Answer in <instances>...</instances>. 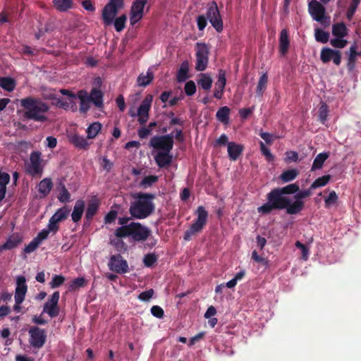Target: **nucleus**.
<instances>
[{"label":"nucleus","mask_w":361,"mask_h":361,"mask_svg":"<svg viewBox=\"0 0 361 361\" xmlns=\"http://www.w3.org/2000/svg\"><path fill=\"white\" fill-rule=\"evenodd\" d=\"M133 200L130 202L129 213L132 218L145 219L150 216L155 211L154 200L156 195L149 192H139L132 195Z\"/></svg>","instance_id":"1"},{"label":"nucleus","mask_w":361,"mask_h":361,"mask_svg":"<svg viewBox=\"0 0 361 361\" xmlns=\"http://www.w3.org/2000/svg\"><path fill=\"white\" fill-rule=\"evenodd\" d=\"M20 105L25 109L23 116L25 118L39 123L49 121L47 113L50 106L41 99L27 97L20 99Z\"/></svg>","instance_id":"2"},{"label":"nucleus","mask_w":361,"mask_h":361,"mask_svg":"<svg viewBox=\"0 0 361 361\" xmlns=\"http://www.w3.org/2000/svg\"><path fill=\"white\" fill-rule=\"evenodd\" d=\"M267 202L257 207V212L262 215L270 214L274 210L286 209L288 214L291 207L292 200L281 193L279 188H274L266 195Z\"/></svg>","instance_id":"3"},{"label":"nucleus","mask_w":361,"mask_h":361,"mask_svg":"<svg viewBox=\"0 0 361 361\" xmlns=\"http://www.w3.org/2000/svg\"><path fill=\"white\" fill-rule=\"evenodd\" d=\"M206 16L207 18L203 15L197 17V23L198 29L200 30H203L207 26V20H209V23L216 31L221 32L224 28L223 20L217 4L215 1H212V3L208 6Z\"/></svg>","instance_id":"4"},{"label":"nucleus","mask_w":361,"mask_h":361,"mask_svg":"<svg viewBox=\"0 0 361 361\" xmlns=\"http://www.w3.org/2000/svg\"><path fill=\"white\" fill-rule=\"evenodd\" d=\"M197 218L190 228L184 233L183 239L189 241L192 236L200 233L207 224L208 212L203 206H199L195 212Z\"/></svg>","instance_id":"5"},{"label":"nucleus","mask_w":361,"mask_h":361,"mask_svg":"<svg viewBox=\"0 0 361 361\" xmlns=\"http://www.w3.org/2000/svg\"><path fill=\"white\" fill-rule=\"evenodd\" d=\"M173 134L170 133L165 135H155L151 137L149 146L159 152H171L173 147Z\"/></svg>","instance_id":"6"},{"label":"nucleus","mask_w":361,"mask_h":361,"mask_svg":"<svg viewBox=\"0 0 361 361\" xmlns=\"http://www.w3.org/2000/svg\"><path fill=\"white\" fill-rule=\"evenodd\" d=\"M195 69L197 71H203L208 65L209 49L205 43L197 42L195 45Z\"/></svg>","instance_id":"7"},{"label":"nucleus","mask_w":361,"mask_h":361,"mask_svg":"<svg viewBox=\"0 0 361 361\" xmlns=\"http://www.w3.org/2000/svg\"><path fill=\"white\" fill-rule=\"evenodd\" d=\"M42 153L39 151H33L30 156V163L25 165V171L32 177L41 176L43 172Z\"/></svg>","instance_id":"8"},{"label":"nucleus","mask_w":361,"mask_h":361,"mask_svg":"<svg viewBox=\"0 0 361 361\" xmlns=\"http://www.w3.org/2000/svg\"><path fill=\"white\" fill-rule=\"evenodd\" d=\"M152 99V95L147 94L142 100L140 106L138 107L137 114H135L131 110H130L129 111V114L130 116H138L137 121L142 126L145 125L149 119V111L151 108Z\"/></svg>","instance_id":"9"},{"label":"nucleus","mask_w":361,"mask_h":361,"mask_svg":"<svg viewBox=\"0 0 361 361\" xmlns=\"http://www.w3.org/2000/svg\"><path fill=\"white\" fill-rule=\"evenodd\" d=\"M28 333L30 344L35 348H42L47 341L46 331L37 326H32L29 329Z\"/></svg>","instance_id":"10"},{"label":"nucleus","mask_w":361,"mask_h":361,"mask_svg":"<svg viewBox=\"0 0 361 361\" xmlns=\"http://www.w3.org/2000/svg\"><path fill=\"white\" fill-rule=\"evenodd\" d=\"M310 188L305 190H299L294 195L295 201L292 202L291 207L288 209L290 215L299 214L305 207V203L302 199L308 197L312 195V190Z\"/></svg>","instance_id":"11"},{"label":"nucleus","mask_w":361,"mask_h":361,"mask_svg":"<svg viewBox=\"0 0 361 361\" xmlns=\"http://www.w3.org/2000/svg\"><path fill=\"white\" fill-rule=\"evenodd\" d=\"M70 212L71 209L67 206L57 209L49 220L48 227H49V229L54 231V233H56L59 229L58 224L66 220L68 217Z\"/></svg>","instance_id":"12"},{"label":"nucleus","mask_w":361,"mask_h":361,"mask_svg":"<svg viewBox=\"0 0 361 361\" xmlns=\"http://www.w3.org/2000/svg\"><path fill=\"white\" fill-rule=\"evenodd\" d=\"M148 0H134L130 11V22L132 25L138 23L143 17L144 8Z\"/></svg>","instance_id":"13"},{"label":"nucleus","mask_w":361,"mask_h":361,"mask_svg":"<svg viewBox=\"0 0 361 361\" xmlns=\"http://www.w3.org/2000/svg\"><path fill=\"white\" fill-rule=\"evenodd\" d=\"M59 298V292L55 291L44 305L43 312L47 313L51 318L57 317L59 314L60 310L58 305Z\"/></svg>","instance_id":"14"},{"label":"nucleus","mask_w":361,"mask_h":361,"mask_svg":"<svg viewBox=\"0 0 361 361\" xmlns=\"http://www.w3.org/2000/svg\"><path fill=\"white\" fill-rule=\"evenodd\" d=\"M320 59L324 63L333 61L336 66H340L341 63V52L329 47H323L320 53Z\"/></svg>","instance_id":"15"},{"label":"nucleus","mask_w":361,"mask_h":361,"mask_svg":"<svg viewBox=\"0 0 361 361\" xmlns=\"http://www.w3.org/2000/svg\"><path fill=\"white\" fill-rule=\"evenodd\" d=\"M109 269L118 273L126 274L128 271L127 261L120 254L112 255L109 262Z\"/></svg>","instance_id":"16"},{"label":"nucleus","mask_w":361,"mask_h":361,"mask_svg":"<svg viewBox=\"0 0 361 361\" xmlns=\"http://www.w3.org/2000/svg\"><path fill=\"white\" fill-rule=\"evenodd\" d=\"M151 231L139 222L131 223L130 237L135 241H145L150 235Z\"/></svg>","instance_id":"17"},{"label":"nucleus","mask_w":361,"mask_h":361,"mask_svg":"<svg viewBox=\"0 0 361 361\" xmlns=\"http://www.w3.org/2000/svg\"><path fill=\"white\" fill-rule=\"evenodd\" d=\"M308 11L312 18L322 24H324L326 9L324 6L317 0H312L308 4Z\"/></svg>","instance_id":"18"},{"label":"nucleus","mask_w":361,"mask_h":361,"mask_svg":"<svg viewBox=\"0 0 361 361\" xmlns=\"http://www.w3.org/2000/svg\"><path fill=\"white\" fill-rule=\"evenodd\" d=\"M17 286L15 291V302L16 303H22L25 300V296L27 290L26 285V279L25 276H20L17 278Z\"/></svg>","instance_id":"19"},{"label":"nucleus","mask_w":361,"mask_h":361,"mask_svg":"<svg viewBox=\"0 0 361 361\" xmlns=\"http://www.w3.org/2000/svg\"><path fill=\"white\" fill-rule=\"evenodd\" d=\"M120 9V8L115 6V5L106 4L102 10V19L104 23L106 25L112 24Z\"/></svg>","instance_id":"20"},{"label":"nucleus","mask_w":361,"mask_h":361,"mask_svg":"<svg viewBox=\"0 0 361 361\" xmlns=\"http://www.w3.org/2000/svg\"><path fill=\"white\" fill-rule=\"evenodd\" d=\"M226 84V71L223 69L219 71L218 80L215 83L214 97L217 99L223 97L225 86Z\"/></svg>","instance_id":"21"},{"label":"nucleus","mask_w":361,"mask_h":361,"mask_svg":"<svg viewBox=\"0 0 361 361\" xmlns=\"http://www.w3.org/2000/svg\"><path fill=\"white\" fill-rule=\"evenodd\" d=\"M171 152H159L154 157L156 164L159 168H166L172 162V155Z\"/></svg>","instance_id":"22"},{"label":"nucleus","mask_w":361,"mask_h":361,"mask_svg":"<svg viewBox=\"0 0 361 361\" xmlns=\"http://www.w3.org/2000/svg\"><path fill=\"white\" fill-rule=\"evenodd\" d=\"M99 201L96 197L89 201L85 213V219L90 222L97 214L99 207Z\"/></svg>","instance_id":"23"},{"label":"nucleus","mask_w":361,"mask_h":361,"mask_svg":"<svg viewBox=\"0 0 361 361\" xmlns=\"http://www.w3.org/2000/svg\"><path fill=\"white\" fill-rule=\"evenodd\" d=\"M244 147L242 145L237 144L234 142L228 143V154L230 159L235 161L242 154Z\"/></svg>","instance_id":"24"},{"label":"nucleus","mask_w":361,"mask_h":361,"mask_svg":"<svg viewBox=\"0 0 361 361\" xmlns=\"http://www.w3.org/2000/svg\"><path fill=\"white\" fill-rule=\"evenodd\" d=\"M85 207V204L82 200H78L75 202L73 210L71 213V219L73 222L77 223L81 219Z\"/></svg>","instance_id":"25"},{"label":"nucleus","mask_w":361,"mask_h":361,"mask_svg":"<svg viewBox=\"0 0 361 361\" xmlns=\"http://www.w3.org/2000/svg\"><path fill=\"white\" fill-rule=\"evenodd\" d=\"M103 97V92L99 89L94 87L89 94L90 102H92L96 107L102 108L104 106Z\"/></svg>","instance_id":"26"},{"label":"nucleus","mask_w":361,"mask_h":361,"mask_svg":"<svg viewBox=\"0 0 361 361\" xmlns=\"http://www.w3.org/2000/svg\"><path fill=\"white\" fill-rule=\"evenodd\" d=\"M290 40L288 31L286 29L281 30L279 37V51L282 55H285L288 50Z\"/></svg>","instance_id":"27"},{"label":"nucleus","mask_w":361,"mask_h":361,"mask_svg":"<svg viewBox=\"0 0 361 361\" xmlns=\"http://www.w3.org/2000/svg\"><path fill=\"white\" fill-rule=\"evenodd\" d=\"M10 175L8 173L2 172L0 169V202L3 200L6 194V186L10 182Z\"/></svg>","instance_id":"28"},{"label":"nucleus","mask_w":361,"mask_h":361,"mask_svg":"<svg viewBox=\"0 0 361 361\" xmlns=\"http://www.w3.org/2000/svg\"><path fill=\"white\" fill-rule=\"evenodd\" d=\"M53 188V183L49 178L42 179L38 185V191L43 197H47Z\"/></svg>","instance_id":"29"},{"label":"nucleus","mask_w":361,"mask_h":361,"mask_svg":"<svg viewBox=\"0 0 361 361\" xmlns=\"http://www.w3.org/2000/svg\"><path fill=\"white\" fill-rule=\"evenodd\" d=\"M332 35L338 38H343L348 35V28L344 23H336L332 25Z\"/></svg>","instance_id":"30"},{"label":"nucleus","mask_w":361,"mask_h":361,"mask_svg":"<svg viewBox=\"0 0 361 361\" xmlns=\"http://www.w3.org/2000/svg\"><path fill=\"white\" fill-rule=\"evenodd\" d=\"M360 54L357 51L355 45H352L349 49V55L348 57L347 68L348 71H353L355 68L357 56Z\"/></svg>","instance_id":"31"},{"label":"nucleus","mask_w":361,"mask_h":361,"mask_svg":"<svg viewBox=\"0 0 361 361\" xmlns=\"http://www.w3.org/2000/svg\"><path fill=\"white\" fill-rule=\"evenodd\" d=\"M189 63L188 61H184L180 66L178 71L176 78L178 82H182L185 81L188 78Z\"/></svg>","instance_id":"32"},{"label":"nucleus","mask_w":361,"mask_h":361,"mask_svg":"<svg viewBox=\"0 0 361 361\" xmlns=\"http://www.w3.org/2000/svg\"><path fill=\"white\" fill-rule=\"evenodd\" d=\"M22 242L21 238L18 234L10 235L7 240L3 244V247L7 250L16 247Z\"/></svg>","instance_id":"33"},{"label":"nucleus","mask_w":361,"mask_h":361,"mask_svg":"<svg viewBox=\"0 0 361 361\" xmlns=\"http://www.w3.org/2000/svg\"><path fill=\"white\" fill-rule=\"evenodd\" d=\"M53 4L56 10L66 12L73 8V0H53Z\"/></svg>","instance_id":"34"},{"label":"nucleus","mask_w":361,"mask_h":361,"mask_svg":"<svg viewBox=\"0 0 361 361\" xmlns=\"http://www.w3.org/2000/svg\"><path fill=\"white\" fill-rule=\"evenodd\" d=\"M57 189L60 191L58 197L59 200L62 203L69 202L71 199V194L62 181L59 183Z\"/></svg>","instance_id":"35"},{"label":"nucleus","mask_w":361,"mask_h":361,"mask_svg":"<svg viewBox=\"0 0 361 361\" xmlns=\"http://www.w3.org/2000/svg\"><path fill=\"white\" fill-rule=\"evenodd\" d=\"M230 112V109L226 106L219 108L216 114V119L224 124H227L229 121Z\"/></svg>","instance_id":"36"},{"label":"nucleus","mask_w":361,"mask_h":361,"mask_svg":"<svg viewBox=\"0 0 361 361\" xmlns=\"http://www.w3.org/2000/svg\"><path fill=\"white\" fill-rule=\"evenodd\" d=\"M329 153L322 152L317 155L314 159L311 171H315L322 168L324 161L329 158Z\"/></svg>","instance_id":"37"},{"label":"nucleus","mask_w":361,"mask_h":361,"mask_svg":"<svg viewBox=\"0 0 361 361\" xmlns=\"http://www.w3.org/2000/svg\"><path fill=\"white\" fill-rule=\"evenodd\" d=\"M212 79L209 75L201 73L200 78L197 80V85L204 90H209L212 87Z\"/></svg>","instance_id":"38"},{"label":"nucleus","mask_w":361,"mask_h":361,"mask_svg":"<svg viewBox=\"0 0 361 361\" xmlns=\"http://www.w3.org/2000/svg\"><path fill=\"white\" fill-rule=\"evenodd\" d=\"M16 83L13 78L10 77H0V87L8 92H12Z\"/></svg>","instance_id":"39"},{"label":"nucleus","mask_w":361,"mask_h":361,"mask_svg":"<svg viewBox=\"0 0 361 361\" xmlns=\"http://www.w3.org/2000/svg\"><path fill=\"white\" fill-rule=\"evenodd\" d=\"M299 172L297 169H293L284 171L280 175V179L283 183H288L293 180L298 176Z\"/></svg>","instance_id":"40"},{"label":"nucleus","mask_w":361,"mask_h":361,"mask_svg":"<svg viewBox=\"0 0 361 361\" xmlns=\"http://www.w3.org/2000/svg\"><path fill=\"white\" fill-rule=\"evenodd\" d=\"M158 180V176L155 175H149L143 178L140 182L139 186L142 189H147L152 186L153 184Z\"/></svg>","instance_id":"41"},{"label":"nucleus","mask_w":361,"mask_h":361,"mask_svg":"<svg viewBox=\"0 0 361 361\" xmlns=\"http://www.w3.org/2000/svg\"><path fill=\"white\" fill-rule=\"evenodd\" d=\"M102 129V124L99 122H94L89 126L86 132L87 134V138H94Z\"/></svg>","instance_id":"42"},{"label":"nucleus","mask_w":361,"mask_h":361,"mask_svg":"<svg viewBox=\"0 0 361 361\" xmlns=\"http://www.w3.org/2000/svg\"><path fill=\"white\" fill-rule=\"evenodd\" d=\"M267 82H268L267 74V73H264L259 78V80L258 81V84H257V86L256 92H257V94L259 97H262V96L264 90L267 88Z\"/></svg>","instance_id":"43"},{"label":"nucleus","mask_w":361,"mask_h":361,"mask_svg":"<svg viewBox=\"0 0 361 361\" xmlns=\"http://www.w3.org/2000/svg\"><path fill=\"white\" fill-rule=\"evenodd\" d=\"M71 142L78 148L80 149H87L88 147V142L83 136H80L78 135H74L71 137Z\"/></svg>","instance_id":"44"},{"label":"nucleus","mask_w":361,"mask_h":361,"mask_svg":"<svg viewBox=\"0 0 361 361\" xmlns=\"http://www.w3.org/2000/svg\"><path fill=\"white\" fill-rule=\"evenodd\" d=\"M153 78V73L148 70L146 75L140 74L138 76L137 82L139 85L146 87L152 81Z\"/></svg>","instance_id":"45"},{"label":"nucleus","mask_w":361,"mask_h":361,"mask_svg":"<svg viewBox=\"0 0 361 361\" xmlns=\"http://www.w3.org/2000/svg\"><path fill=\"white\" fill-rule=\"evenodd\" d=\"M278 188L279 191L285 196H287L288 195L296 194V192L300 190L299 185L297 183H291L284 187Z\"/></svg>","instance_id":"46"},{"label":"nucleus","mask_w":361,"mask_h":361,"mask_svg":"<svg viewBox=\"0 0 361 361\" xmlns=\"http://www.w3.org/2000/svg\"><path fill=\"white\" fill-rule=\"evenodd\" d=\"M331 178V176L330 175H324L317 178L310 185V189L314 190L317 188L325 186L328 184Z\"/></svg>","instance_id":"47"},{"label":"nucleus","mask_w":361,"mask_h":361,"mask_svg":"<svg viewBox=\"0 0 361 361\" xmlns=\"http://www.w3.org/2000/svg\"><path fill=\"white\" fill-rule=\"evenodd\" d=\"M131 231V223L128 225L121 226L118 227L115 231V235L117 238H126L128 236H130Z\"/></svg>","instance_id":"48"},{"label":"nucleus","mask_w":361,"mask_h":361,"mask_svg":"<svg viewBox=\"0 0 361 361\" xmlns=\"http://www.w3.org/2000/svg\"><path fill=\"white\" fill-rule=\"evenodd\" d=\"M314 37L316 41L324 44L329 40V33L319 28L315 30Z\"/></svg>","instance_id":"49"},{"label":"nucleus","mask_w":361,"mask_h":361,"mask_svg":"<svg viewBox=\"0 0 361 361\" xmlns=\"http://www.w3.org/2000/svg\"><path fill=\"white\" fill-rule=\"evenodd\" d=\"M86 284V280L83 277H78L73 279L70 286L69 290L71 291H74L80 288L84 287Z\"/></svg>","instance_id":"50"},{"label":"nucleus","mask_w":361,"mask_h":361,"mask_svg":"<svg viewBox=\"0 0 361 361\" xmlns=\"http://www.w3.org/2000/svg\"><path fill=\"white\" fill-rule=\"evenodd\" d=\"M328 114L329 106H327L326 104L322 103L319 109V120L322 124H324L326 123Z\"/></svg>","instance_id":"51"},{"label":"nucleus","mask_w":361,"mask_h":361,"mask_svg":"<svg viewBox=\"0 0 361 361\" xmlns=\"http://www.w3.org/2000/svg\"><path fill=\"white\" fill-rule=\"evenodd\" d=\"M126 20L125 14L114 20V27L117 32H121L125 28Z\"/></svg>","instance_id":"52"},{"label":"nucleus","mask_w":361,"mask_h":361,"mask_svg":"<svg viewBox=\"0 0 361 361\" xmlns=\"http://www.w3.org/2000/svg\"><path fill=\"white\" fill-rule=\"evenodd\" d=\"M158 257L154 253H148L145 255L143 263L147 267H152L157 261Z\"/></svg>","instance_id":"53"},{"label":"nucleus","mask_w":361,"mask_h":361,"mask_svg":"<svg viewBox=\"0 0 361 361\" xmlns=\"http://www.w3.org/2000/svg\"><path fill=\"white\" fill-rule=\"evenodd\" d=\"M65 277L62 275H54L52 280L49 283L51 288H56L61 286L65 282Z\"/></svg>","instance_id":"54"},{"label":"nucleus","mask_w":361,"mask_h":361,"mask_svg":"<svg viewBox=\"0 0 361 361\" xmlns=\"http://www.w3.org/2000/svg\"><path fill=\"white\" fill-rule=\"evenodd\" d=\"M330 44L332 47L337 49H343L346 47L348 44V41L343 38L336 37L335 39H331L330 40Z\"/></svg>","instance_id":"55"},{"label":"nucleus","mask_w":361,"mask_h":361,"mask_svg":"<svg viewBox=\"0 0 361 361\" xmlns=\"http://www.w3.org/2000/svg\"><path fill=\"white\" fill-rule=\"evenodd\" d=\"M185 93L188 96H192L196 92V85L194 81L187 82L184 87Z\"/></svg>","instance_id":"56"},{"label":"nucleus","mask_w":361,"mask_h":361,"mask_svg":"<svg viewBox=\"0 0 361 361\" xmlns=\"http://www.w3.org/2000/svg\"><path fill=\"white\" fill-rule=\"evenodd\" d=\"M260 150L268 161H272L274 160V156L271 153L270 149L267 147L262 142H260Z\"/></svg>","instance_id":"57"},{"label":"nucleus","mask_w":361,"mask_h":361,"mask_svg":"<svg viewBox=\"0 0 361 361\" xmlns=\"http://www.w3.org/2000/svg\"><path fill=\"white\" fill-rule=\"evenodd\" d=\"M50 232L54 233V231L50 230L49 227L47 226V228L42 230L34 238L40 244L42 241L46 240L48 238Z\"/></svg>","instance_id":"58"},{"label":"nucleus","mask_w":361,"mask_h":361,"mask_svg":"<svg viewBox=\"0 0 361 361\" xmlns=\"http://www.w3.org/2000/svg\"><path fill=\"white\" fill-rule=\"evenodd\" d=\"M154 293L153 289H149L140 293L137 298L142 301H149L152 298Z\"/></svg>","instance_id":"59"},{"label":"nucleus","mask_w":361,"mask_h":361,"mask_svg":"<svg viewBox=\"0 0 361 361\" xmlns=\"http://www.w3.org/2000/svg\"><path fill=\"white\" fill-rule=\"evenodd\" d=\"M151 313L154 317L159 319L163 318L164 315V310L158 305H154L151 307Z\"/></svg>","instance_id":"60"},{"label":"nucleus","mask_w":361,"mask_h":361,"mask_svg":"<svg viewBox=\"0 0 361 361\" xmlns=\"http://www.w3.org/2000/svg\"><path fill=\"white\" fill-rule=\"evenodd\" d=\"M298 160V154L295 151H287L286 152L285 161L287 163L296 162Z\"/></svg>","instance_id":"61"},{"label":"nucleus","mask_w":361,"mask_h":361,"mask_svg":"<svg viewBox=\"0 0 361 361\" xmlns=\"http://www.w3.org/2000/svg\"><path fill=\"white\" fill-rule=\"evenodd\" d=\"M117 215H118V212L116 210L111 209L104 217V223L105 224L113 223L116 220Z\"/></svg>","instance_id":"62"},{"label":"nucleus","mask_w":361,"mask_h":361,"mask_svg":"<svg viewBox=\"0 0 361 361\" xmlns=\"http://www.w3.org/2000/svg\"><path fill=\"white\" fill-rule=\"evenodd\" d=\"M295 247L298 249H300L302 252V259L305 260H307L308 258L309 255V249L301 242L296 241L295 243Z\"/></svg>","instance_id":"63"},{"label":"nucleus","mask_w":361,"mask_h":361,"mask_svg":"<svg viewBox=\"0 0 361 361\" xmlns=\"http://www.w3.org/2000/svg\"><path fill=\"white\" fill-rule=\"evenodd\" d=\"M39 245V243L33 238L32 240L25 246L24 248V252L25 253H31L34 252Z\"/></svg>","instance_id":"64"}]
</instances>
